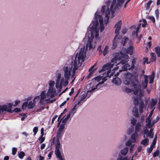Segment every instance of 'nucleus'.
<instances>
[{"label": "nucleus", "mask_w": 160, "mask_h": 160, "mask_svg": "<svg viewBox=\"0 0 160 160\" xmlns=\"http://www.w3.org/2000/svg\"><path fill=\"white\" fill-rule=\"evenodd\" d=\"M133 115L136 117H138L139 116L138 109L136 108H134L132 110Z\"/></svg>", "instance_id": "obj_19"}, {"label": "nucleus", "mask_w": 160, "mask_h": 160, "mask_svg": "<svg viewBox=\"0 0 160 160\" xmlns=\"http://www.w3.org/2000/svg\"><path fill=\"white\" fill-rule=\"evenodd\" d=\"M8 109H9L7 108ZM11 110V112H19L21 111V110L20 108H15L13 111H12V110Z\"/></svg>", "instance_id": "obj_38"}, {"label": "nucleus", "mask_w": 160, "mask_h": 160, "mask_svg": "<svg viewBox=\"0 0 160 160\" xmlns=\"http://www.w3.org/2000/svg\"><path fill=\"white\" fill-rule=\"evenodd\" d=\"M147 136L152 138L153 137V134L152 132H148L147 134Z\"/></svg>", "instance_id": "obj_45"}, {"label": "nucleus", "mask_w": 160, "mask_h": 160, "mask_svg": "<svg viewBox=\"0 0 160 160\" xmlns=\"http://www.w3.org/2000/svg\"><path fill=\"white\" fill-rule=\"evenodd\" d=\"M132 91L136 96L135 97H138V98H142L144 96V92L143 89L141 88L140 83L139 82H131Z\"/></svg>", "instance_id": "obj_4"}, {"label": "nucleus", "mask_w": 160, "mask_h": 160, "mask_svg": "<svg viewBox=\"0 0 160 160\" xmlns=\"http://www.w3.org/2000/svg\"><path fill=\"white\" fill-rule=\"evenodd\" d=\"M118 35L116 34V36L115 37L113 40V43L112 44V48L115 49L117 46V45L119 42V40L121 39L122 37H120L119 38H118Z\"/></svg>", "instance_id": "obj_11"}, {"label": "nucleus", "mask_w": 160, "mask_h": 160, "mask_svg": "<svg viewBox=\"0 0 160 160\" xmlns=\"http://www.w3.org/2000/svg\"><path fill=\"white\" fill-rule=\"evenodd\" d=\"M127 32V29L126 28H123L122 31V33L124 34L126 33Z\"/></svg>", "instance_id": "obj_62"}, {"label": "nucleus", "mask_w": 160, "mask_h": 160, "mask_svg": "<svg viewBox=\"0 0 160 160\" xmlns=\"http://www.w3.org/2000/svg\"><path fill=\"white\" fill-rule=\"evenodd\" d=\"M7 107L8 106L6 105L0 106V114H2L4 111H7L8 112H11V110L8 109Z\"/></svg>", "instance_id": "obj_14"}, {"label": "nucleus", "mask_w": 160, "mask_h": 160, "mask_svg": "<svg viewBox=\"0 0 160 160\" xmlns=\"http://www.w3.org/2000/svg\"><path fill=\"white\" fill-rule=\"evenodd\" d=\"M136 120L134 118H132L131 119V123L133 125H135L136 124Z\"/></svg>", "instance_id": "obj_42"}, {"label": "nucleus", "mask_w": 160, "mask_h": 160, "mask_svg": "<svg viewBox=\"0 0 160 160\" xmlns=\"http://www.w3.org/2000/svg\"><path fill=\"white\" fill-rule=\"evenodd\" d=\"M132 51L133 47L132 46H131L128 48L127 50V52L128 54L132 55Z\"/></svg>", "instance_id": "obj_25"}, {"label": "nucleus", "mask_w": 160, "mask_h": 160, "mask_svg": "<svg viewBox=\"0 0 160 160\" xmlns=\"http://www.w3.org/2000/svg\"><path fill=\"white\" fill-rule=\"evenodd\" d=\"M86 57V50L84 46L81 48L79 54L77 53L72 57V61L71 63L67 66H64L63 70L64 72V78H62L60 81L61 85L67 86L68 84V81L70 78L72 79L71 83H73L76 78L75 74L76 70L78 68L79 65H81L82 63L84 62Z\"/></svg>", "instance_id": "obj_1"}, {"label": "nucleus", "mask_w": 160, "mask_h": 160, "mask_svg": "<svg viewBox=\"0 0 160 160\" xmlns=\"http://www.w3.org/2000/svg\"><path fill=\"white\" fill-rule=\"evenodd\" d=\"M20 102V101L17 100L15 101V104L13 105V106H16L18 105L19 103Z\"/></svg>", "instance_id": "obj_63"}, {"label": "nucleus", "mask_w": 160, "mask_h": 160, "mask_svg": "<svg viewBox=\"0 0 160 160\" xmlns=\"http://www.w3.org/2000/svg\"><path fill=\"white\" fill-rule=\"evenodd\" d=\"M35 106V102H32L31 101L28 103V108H32Z\"/></svg>", "instance_id": "obj_26"}, {"label": "nucleus", "mask_w": 160, "mask_h": 160, "mask_svg": "<svg viewBox=\"0 0 160 160\" xmlns=\"http://www.w3.org/2000/svg\"><path fill=\"white\" fill-rule=\"evenodd\" d=\"M138 72H134L132 73V80L135 82H139L138 80Z\"/></svg>", "instance_id": "obj_15"}, {"label": "nucleus", "mask_w": 160, "mask_h": 160, "mask_svg": "<svg viewBox=\"0 0 160 160\" xmlns=\"http://www.w3.org/2000/svg\"><path fill=\"white\" fill-rule=\"evenodd\" d=\"M154 147V146H152V145H151L150 147L149 148H148V153L149 154L151 152H152Z\"/></svg>", "instance_id": "obj_43"}, {"label": "nucleus", "mask_w": 160, "mask_h": 160, "mask_svg": "<svg viewBox=\"0 0 160 160\" xmlns=\"http://www.w3.org/2000/svg\"><path fill=\"white\" fill-rule=\"evenodd\" d=\"M61 78V74L60 73H58V79L56 81V88H59V92H60L61 90L62 86H63L62 85H61L60 83L59 84V81Z\"/></svg>", "instance_id": "obj_13"}, {"label": "nucleus", "mask_w": 160, "mask_h": 160, "mask_svg": "<svg viewBox=\"0 0 160 160\" xmlns=\"http://www.w3.org/2000/svg\"><path fill=\"white\" fill-rule=\"evenodd\" d=\"M38 128L37 127H35L33 128V132H34V135H35L36 134V133L38 131Z\"/></svg>", "instance_id": "obj_47"}, {"label": "nucleus", "mask_w": 160, "mask_h": 160, "mask_svg": "<svg viewBox=\"0 0 160 160\" xmlns=\"http://www.w3.org/2000/svg\"><path fill=\"white\" fill-rule=\"evenodd\" d=\"M136 61L135 59H133L132 61V66L131 67V69H133L135 68L134 65L136 63Z\"/></svg>", "instance_id": "obj_31"}, {"label": "nucleus", "mask_w": 160, "mask_h": 160, "mask_svg": "<svg viewBox=\"0 0 160 160\" xmlns=\"http://www.w3.org/2000/svg\"><path fill=\"white\" fill-rule=\"evenodd\" d=\"M125 78L126 79H128L131 81L132 80V74L128 72L126 75Z\"/></svg>", "instance_id": "obj_27"}, {"label": "nucleus", "mask_w": 160, "mask_h": 160, "mask_svg": "<svg viewBox=\"0 0 160 160\" xmlns=\"http://www.w3.org/2000/svg\"><path fill=\"white\" fill-rule=\"evenodd\" d=\"M160 118L158 116H157L156 119L152 121V123L153 124H154L157 122L159 119Z\"/></svg>", "instance_id": "obj_50"}, {"label": "nucleus", "mask_w": 160, "mask_h": 160, "mask_svg": "<svg viewBox=\"0 0 160 160\" xmlns=\"http://www.w3.org/2000/svg\"><path fill=\"white\" fill-rule=\"evenodd\" d=\"M148 18L151 20L153 22H154L155 21L154 18L152 16H149L148 17Z\"/></svg>", "instance_id": "obj_51"}, {"label": "nucleus", "mask_w": 160, "mask_h": 160, "mask_svg": "<svg viewBox=\"0 0 160 160\" xmlns=\"http://www.w3.org/2000/svg\"><path fill=\"white\" fill-rule=\"evenodd\" d=\"M124 89L125 92L128 93L132 91V89L127 88V87H125Z\"/></svg>", "instance_id": "obj_41"}, {"label": "nucleus", "mask_w": 160, "mask_h": 160, "mask_svg": "<svg viewBox=\"0 0 160 160\" xmlns=\"http://www.w3.org/2000/svg\"><path fill=\"white\" fill-rule=\"evenodd\" d=\"M155 108V107H154L153 109L151 111L148 117L146 119V122H151L152 118H151V117L153 114V110Z\"/></svg>", "instance_id": "obj_21"}, {"label": "nucleus", "mask_w": 160, "mask_h": 160, "mask_svg": "<svg viewBox=\"0 0 160 160\" xmlns=\"http://www.w3.org/2000/svg\"><path fill=\"white\" fill-rule=\"evenodd\" d=\"M39 96H40V98L39 103L42 105H43L44 104L45 99L46 97H50V95L48 97L47 96V94L46 95V91H45L42 92L41 93L40 95Z\"/></svg>", "instance_id": "obj_8"}, {"label": "nucleus", "mask_w": 160, "mask_h": 160, "mask_svg": "<svg viewBox=\"0 0 160 160\" xmlns=\"http://www.w3.org/2000/svg\"><path fill=\"white\" fill-rule=\"evenodd\" d=\"M44 140L45 138L41 136L39 138V140L40 141V143H42L44 141Z\"/></svg>", "instance_id": "obj_55"}, {"label": "nucleus", "mask_w": 160, "mask_h": 160, "mask_svg": "<svg viewBox=\"0 0 160 160\" xmlns=\"http://www.w3.org/2000/svg\"><path fill=\"white\" fill-rule=\"evenodd\" d=\"M65 123H62L60 126L59 128H58V131L62 132L63 129L64 128Z\"/></svg>", "instance_id": "obj_30"}, {"label": "nucleus", "mask_w": 160, "mask_h": 160, "mask_svg": "<svg viewBox=\"0 0 160 160\" xmlns=\"http://www.w3.org/2000/svg\"><path fill=\"white\" fill-rule=\"evenodd\" d=\"M152 2V1L151 0L149 1L146 4L147 7H149Z\"/></svg>", "instance_id": "obj_64"}, {"label": "nucleus", "mask_w": 160, "mask_h": 160, "mask_svg": "<svg viewBox=\"0 0 160 160\" xmlns=\"http://www.w3.org/2000/svg\"><path fill=\"white\" fill-rule=\"evenodd\" d=\"M112 82L116 85H120L122 83V81L118 77L114 78L112 80Z\"/></svg>", "instance_id": "obj_16"}, {"label": "nucleus", "mask_w": 160, "mask_h": 160, "mask_svg": "<svg viewBox=\"0 0 160 160\" xmlns=\"http://www.w3.org/2000/svg\"><path fill=\"white\" fill-rule=\"evenodd\" d=\"M95 20L93 21L92 24V26L90 28V29L91 31L90 37H89V48H92V42L94 38V35L96 39L98 38L99 34V29L98 28V21L100 23V30L101 32H102L104 29L103 25V17L101 15H98L96 13L95 14Z\"/></svg>", "instance_id": "obj_2"}, {"label": "nucleus", "mask_w": 160, "mask_h": 160, "mask_svg": "<svg viewBox=\"0 0 160 160\" xmlns=\"http://www.w3.org/2000/svg\"><path fill=\"white\" fill-rule=\"evenodd\" d=\"M156 140H157V136H156V137H155L153 141L152 142V143L151 145H152V146H153L154 147L155 145L156 144Z\"/></svg>", "instance_id": "obj_54"}, {"label": "nucleus", "mask_w": 160, "mask_h": 160, "mask_svg": "<svg viewBox=\"0 0 160 160\" xmlns=\"http://www.w3.org/2000/svg\"><path fill=\"white\" fill-rule=\"evenodd\" d=\"M62 132L58 131L57 133V138H59H59H61V134Z\"/></svg>", "instance_id": "obj_46"}, {"label": "nucleus", "mask_w": 160, "mask_h": 160, "mask_svg": "<svg viewBox=\"0 0 160 160\" xmlns=\"http://www.w3.org/2000/svg\"><path fill=\"white\" fill-rule=\"evenodd\" d=\"M40 98V96H37L35 97L33 101V102H35L36 101H38Z\"/></svg>", "instance_id": "obj_53"}, {"label": "nucleus", "mask_w": 160, "mask_h": 160, "mask_svg": "<svg viewBox=\"0 0 160 160\" xmlns=\"http://www.w3.org/2000/svg\"><path fill=\"white\" fill-rule=\"evenodd\" d=\"M155 50L158 57H159L160 56V48L158 47H156L155 48Z\"/></svg>", "instance_id": "obj_28"}, {"label": "nucleus", "mask_w": 160, "mask_h": 160, "mask_svg": "<svg viewBox=\"0 0 160 160\" xmlns=\"http://www.w3.org/2000/svg\"><path fill=\"white\" fill-rule=\"evenodd\" d=\"M95 80L97 81H99L101 79V76H99L97 77H96L95 78Z\"/></svg>", "instance_id": "obj_59"}, {"label": "nucleus", "mask_w": 160, "mask_h": 160, "mask_svg": "<svg viewBox=\"0 0 160 160\" xmlns=\"http://www.w3.org/2000/svg\"><path fill=\"white\" fill-rule=\"evenodd\" d=\"M138 31H137V30H136V31H133L132 32V35L133 36H134V35H136V36L137 37H138Z\"/></svg>", "instance_id": "obj_57"}, {"label": "nucleus", "mask_w": 160, "mask_h": 160, "mask_svg": "<svg viewBox=\"0 0 160 160\" xmlns=\"http://www.w3.org/2000/svg\"><path fill=\"white\" fill-rule=\"evenodd\" d=\"M138 136L137 133H135L133 134L131 137V141L132 142H136V138Z\"/></svg>", "instance_id": "obj_22"}, {"label": "nucleus", "mask_w": 160, "mask_h": 160, "mask_svg": "<svg viewBox=\"0 0 160 160\" xmlns=\"http://www.w3.org/2000/svg\"><path fill=\"white\" fill-rule=\"evenodd\" d=\"M130 65L128 64H127L124 65L122 67V69L124 70V71H127L128 69L130 70V69H132L131 68V67H130Z\"/></svg>", "instance_id": "obj_24"}, {"label": "nucleus", "mask_w": 160, "mask_h": 160, "mask_svg": "<svg viewBox=\"0 0 160 160\" xmlns=\"http://www.w3.org/2000/svg\"><path fill=\"white\" fill-rule=\"evenodd\" d=\"M25 154L24 152L22 151L21 152L18 154V156L19 158L22 159L25 156Z\"/></svg>", "instance_id": "obj_33"}, {"label": "nucleus", "mask_w": 160, "mask_h": 160, "mask_svg": "<svg viewBox=\"0 0 160 160\" xmlns=\"http://www.w3.org/2000/svg\"><path fill=\"white\" fill-rule=\"evenodd\" d=\"M143 21L144 22V23H142V26L143 27H145L146 26L147 24V21L146 20L144 19H143Z\"/></svg>", "instance_id": "obj_58"}, {"label": "nucleus", "mask_w": 160, "mask_h": 160, "mask_svg": "<svg viewBox=\"0 0 160 160\" xmlns=\"http://www.w3.org/2000/svg\"><path fill=\"white\" fill-rule=\"evenodd\" d=\"M151 61L152 62H154L156 60V56L155 54L152 52L151 54Z\"/></svg>", "instance_id": "obj_29"}, {"label": "nucleus", "mask_w": 160, "mask_h": 160, "mask_svg": "<svg viewBox=\"0 0 160 160\" xmlns=\"http://www.w3.org/2000/svg\"><path fill=\"white\" fill-rule=\"evenodd\" d=\"M55 82L53 81H50L49 82V89L47 93V96H48L50 94V98L54 97L56 95L55 89H53V86Z\"/></svg>", "instance_id": "obj_6"}, {"label": "nucleus", "mask_w": 160, "mask_h": 160, "mask_svg": "<svg viewBox=\"0 0 160 160\" xmlns=\"http://www.w3.org/2000/svg\"><path fill=\"white\" fill-rule=\"evenodd\" d=\"M160 153V151L159 150H157L153 153V157H155L158 156Z\"/></svg>", "instance_id": "obj_39"}, {"label": "nucleus", "mask_w": 160, "mask_h": 160, "mask_svg": "<svg viewBox=\"0 0 160 160\" xmlns=\"http://www.w3.org/2000/svg\"><path fill=\"white\" fill-rule=\"evenodd\" d=\"M128 60L125 59H122V60L120 62V63L122 64H124L128 62Z\"/></svg>", "instance_id": "obj_40"}, {"label": "nucleus", "mask_w": 160, "mask_h": 160, "mask_svg": "<svg viewBox=\"0 0 160 160\" xmlns=\"http://www.w3.org/2000/svg\"><path fill=\"white\" fill-rule=\"evenodd\" d=\"M149 140L148 138L144 139L141 142V144L144 146H147L149 144Z\"/></svg>", "instance_id": "obj_20"}, {"label": "nucleus", "mask_w": 160, "mask_h": 160, "mask_svg": "<svg viewBox=\"0 0 160 160\" xmlns=\"http://www.w3.org/2000/svg\"><path fill=\"white\" fill-rule=\"evenodd\" d=\"M60 147V144H56L55 153L57 157L60 160H64L61 156V152L59 150Z\"/></svg>", "instance_id": "obj_9"}, {"label": "nucleus", "mask_w": 160, "mask_h": 160, "mask_svg": "<svg viewBox=\"0 0 160 160\" xmlns=\"http://www.w3.org/2000/svg\"><path fill=\"white\" fill-rule=\"evenodd\" d=\"M108 47L107 46H105L103 52V54L104 56H105L108 52Z\"/></svg>", "instance_id": "obj_35"}, {"label": "nucleus", "mask_w": 160, "mask_h": 160, "mask_svg": "<svg viewBox=\"0 0 160 160\" xmlns=\"http://www.w3.org/2000/svg\"><path fill=\"white\" fill-rule=\"evenodd\" d=\"M96 89L95 88H92L91 90H89L88 91L87 93H84L82 94L80 97V100L79 101H78V102L77 104L79 105L80 103V102L84 100L88 96V93H91V92L92 91H94Z\"/></svg>", "instance_id": "obj_12"}, {"label": "nucleus", "mask_w": 160, "mask_h": 160, "mask_svg": "<svg viewBox=\"0 0 160 160\" xmlns=\"http://www.w3.org/2000/svg\"><path fill=\"white\" fill-rule=\"evenodd\" d=\"M133 98L134 104L136 106H138V104L140 105L139 108V112L140 113H142L143 112L144 104L142 98H138V97H134Z\"/></svg>", "instance_id": "obj_5"}, {"label": "nucleus", "mask_w": 160, "mask_h": 160, "mask_svg": "<svg viewBox=\"0 0 160 160\" xmlns=\"http://www.w3.org/2000/svg\"><path fill=\"white\" fill-rule=\"evenodd\" d=\"M111 62L112 63H111V62H108L104 65L102 67V69L99 70V72H102L108 69H110V68H112L114 64V62H115V59L113 58L112 59Z\"/></svg>", "instance_id": "obj_7"}, {"label": "nucleus", "mask_w": 160, "mask_h": 160, "mask_svg": "<svg viewBox=\"0 0 160 160\" xmlns=\"http://www.w3.org/2000/svg\"><path fill=\"white\" fill-rule=\"evenodd\" d=\"M104 82L102 80V81L101 82H99V83L96 85V87L95 88H96V89L98 88V87H99L100 85L102 84H103L104 83Z\"/></svg>", "instance_id": "obj_60"}, {"label": "nucleus", "mask_w": 160, "mask_h": 160, "mask_svg": "<svg viewBox=\"0 0 160 160\" xmlns=\"http://www.w3.org/2000/svg\"><path fill=\"white\" fill-rule=\"evenodd\" d=\"M122 24V22L121 20H119L115 24V27H116V29L115 31V33L117 34V35H118L119 33V31L121 28Z\"/></svg>", "instance_id": "obj_10"}, {"label": "nucleus", "mask_w": 160, "mask_h": 160, "mask_svg": "<svg viewBox=\"0 0 160 160\" xmlns=\"http://www.w3.org/2000/svg\"><path fill=\"white\" fill-rule=\"evenodd\" d=\"M149 78H150L149 83H152L153 82V80L154 78V76H149Z\"/></svg>", "instance_id": "obj_48"}, {"label": "nucleus", "mask_w": 160, "mask_h": 160, "mask_svg": "<svg viewBox=\"0 0 160 160\" xmlns=\"http://www.w3.org/2000/svg\"><path fill=\"white\" fill-rule=\"evenodd\" d=\"M159 10L157 9L155 10V14L156 15L157 18L158 19L159 17Z\"/></svg>", "instance_id": "obj_61"}, {"label": "nucleus", "mask_w": 160, "mask_h": 160, "mask_svg": "<svg viewBox=\"0 0 160 160\" xmlns=\"http://www.w3.org/2000/svg\"><path fill=\"white\" fill-rule=\"evenodd\" d=\"M144 81L143 82H144V84H145V87H147V85L148 83V76L147 75H144Z\"/></svg>", "instance_id": "obj_32"}, {"label": "nucleus", "mask_w": 160, "mask_h": 160, "mask_svg": "<svg viewBox=\"0 0 160 160\" xmlns=\"http://www.w3.org/2000/svg\"><path fill=\"white\" fill-rule=\"evenodd\" d=\"M128 151V147H126L121 150L120 153L122 155L125 156L127 154Z\"/></svg>", "instance_id": "obj_18"}, {"label": "nucleus", "mask_w": 160, "mask_h": 160, "mask_svg": "<svg viewBox=\"0 0 160 160\" xmlns=\"http://www.w3.org/2000/svg\"><path fill=\"white\" fill-rule=\"evenodd\" d=\"M151 122H146V126L148 128H151Z\"/></svg>", "instance_id": "obj_44"}, {"label": "nucleus", "mask_w": 160, "mask_h": 160, "mask_svg": "<svg viewBox=\"0 0 160 160\" xmlns=\"http://www.w3.org/2000/svg\"><path fill=\"white\" fill-rule=\"evenodd\" d=\"M157 101V100H155L154 99H152V100L151 105V109H152V110L154 107H155L154 106L156 105Z\"/></svg>", "instance_id": "obj_23"}, {"label": "nucleus", "mask_w": 160, "mask_h": 160, "mask_svg": "<svg viewBox=\"0 0 160 160\" xmlns=\"http://www.w3.org/2000/svg\"><path fill=\"white\" fill-rule=\"evenodd\" d=\"M28 103L27 102H24L22 105V109L23 110L25 109L27 106L28 107Z\"/></svg>", "instance_id": "obj_37"}, {"label": "nucleus", "mask_w": 160, "mask_h": 160, "mask_svg": "<svg viewBox=\"0 0 160 160\" xmlns=\"http://www.w3.org/2000/svg\"><path fill=\"white\" fill-rule=\"evenodd\" d=\"M96 69L95 68L94 69H93V70L92 72H91V71L89 72V74L87 76V78H89L90 77L91 75L92 74L93 72H94L95 70H96Z\"/></svg>", "instance_id": "obj_52"}, {"label": "nucleus", "mask_w": 160, "mask_h": 160, "mask_svg": "<svg viewBox=\"0 0 160 160\" xmlns=\"http://www.w3.org/2000/svg\"><path fill=\"white\" fill-rule=\"evenodd\" d=\"M70 114L69 113L66 117L62 121V123H64L67 121L68 119L70 118Z\"/></svg>", "instance_id": "obj_36"}, {"label": "nucleus", "mask_w": 160, "mask_h": 160, "mask_svg": "<svg viewBox=\"0 0 160 160\" xmlns=\"http://www.w3.org/2000/svg\"><path fill=\"white\" fill-rule=\"evenodd\" d=\"M141 128V125L140 122L137 123L135 129V133H137L139 132Z\"/></svg>", "instance_id": "obj_17"}, {"label": "nucleus", "mask_w": 160, "mask_h": 160, "mask_svg": "<svg viewBox=\"0 0 160 160\" xmlns=\"http://www.w3.org/2000/svg\"><path fill=\"white\" fill-rule=\"evenodd\" d=\"M17 151V149L15 148H13L12 149V154L13 155H15Z\"/></svg>", "instance_id": "obj_49"}, {"label": "nucleus", "mask_w": 160, "mask_h": 160, "mask_svg": "<svg viewBox=\"0 0 160 160\" xmlns=\"http://www.w3.org/2000/svg\"><path fill=\"white\" fill-rule=\"evenodd\" d=\"M131 81H132L129 79H126V78H125L124 83L125 84L128 85L130 84V82Z\"/></svg>", "instance_id": "obj_34"}, {"label": "nucleus", "mask_w": 160, "mask_h": 160, "mask_svg": "<svg viewBox=\"0 0 160 160\" xmlns=\"http://www.w3.org/2000/svg\"><path fill=\"white\" fill-rule=\"evenodd\" d=\"M152 45V42L151 41L149 42L147 44L146 48H150Z\"/></svg>", "instance_id": "obj_56"}, {"label": "nucleus", "mask_w": 160, "mask_h": 160, "mask_svg": "<svg viewBox=\"0 0 160 160\" xmlns=\"http://www.w3.org/2000/svg\"><path fill=\"white\" fill-rule=\"evenodd\" d=\"M125 0H113L111 2L110 0L106 2V6H103L101 9L102 14L105 13L104 22L107 24L109 19V15L111 12L112 14L114 13L118 6L121 7Z\"/></svg>", "instance_id": "obj_3"}]
</instances>
